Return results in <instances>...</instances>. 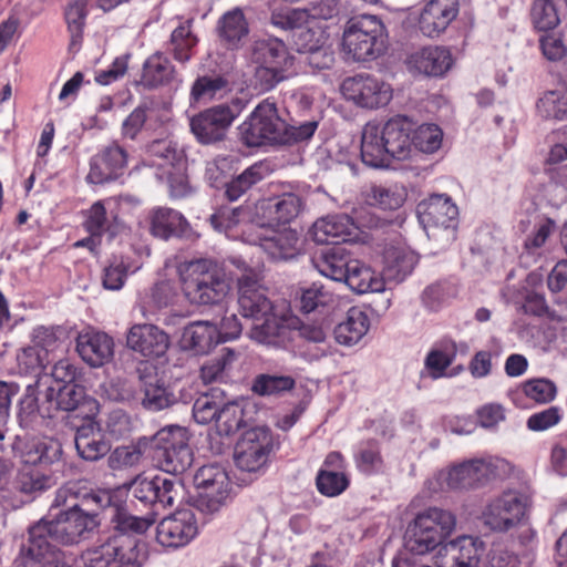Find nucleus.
I'll list each match as a JSON object with an SVG mask.
<instances>
[{
  "label": "nucleus",
  "instance_id": "obj_1",
  "mask_svg": "<svg viewBox=\"0 0 567 567\" xmlns=\"http://www.w3.org/2000/svg\"><path fill=\"white\" fill-rule=\"evenodd\" d=\"M99 524L95 514L84 512L78 504H72L69 511L52 519L42 518L29 528L28 542L21 545L13 567H71L65 555L52 543L78 544L87 538Z\"/></svg>",
  "mask_w": 567,
  "mask_h": 567
},
{
  "label": "nucleus",
  "instance_id": "obj_2",
  "mask_svg": "<svg viewBox=\"0 0 567 567\" xmlns=\"http://www.w3.org/2000/svg\"><path fill=\"white\" fill-rule=\"evenodd\" d=\"M414 121L395 115L383 124L368 122L361 134L362 162L373 168L389 167L392 159L404 161L413 153Z\"/></svg>",
  "mask_w": 567,
  "mask_h": 567
},
{
  "label": "nucleus",
  "instance_id": "obj_3",
  "mask_svg": "<svg viewBox=\"0 0 567 567\" xmlns=\"http://www.w3.org/2000/svg\"><path fill=\"white\" fill-rule=\"evenodd\" d=\"M185 297L194 305L219 303L229 292L223 269L212 259H196L179 265Z\"/></svg>",
  "mask_w": 567,
  "mask_h": 567
},
{
  "label": "nucleus",
  "instance_id": "obj_4",
  "mask_svg": "<svg viewBox=\"0 0 567 567\" xmlns=\"http://www.w3.org/2000/svg\"><path fill=\"white\" fill-rule=\"evenodd\" d=\"M456 527L455 515L440 507H430L420 512L405 530V548L413 555L432 554L444 545Z\"/></svg>",
  "mask_w": 567,
  "mask_h": 567
},
{
  "label": "nucleus",
  "instance_id": "obj_5",
  "mask_svg": "<svg viewBox=\"0 0 567 567\" xmlns=\"http://www.w3.org/2000/svg\"><path fill=\"white\" fill-rule=\"evenodd\" d=\"M386 39V28L380 17L360 14L352 17L346 23L342 50L354 61H372L385 51Z\"/></svg>",
  "mask_w": 567,
  "mask_h": 567
},
{
  "label": "nucleus",
  "instance_id": "obj_6",
  "mask_svg": "<svg viewBox=\"0 0 567 567\" xmlns=\"http://www.w3.org/2000/svg\"><path fill=\"white\" fill-rule=\"evenodd\" d=\"M508 471V463L499 457L487 456L473 458L442 471L434 480L427 482L433 492L444 489L473 488L485 482L502 476Z\"/></svg>",
  "mask_w": 567,
  "mask_h": 567
},
{
  "label": "nucleus",
  "instance_id": "obj_7",
  "mask_svg": "<svg viewBox=\"0 0 567 567\" xmlns=\"http://www.w3.org/2000/svg\"><path fill=\"white\" fill-rule=\"evenodd\" d=\"M83 503L103 509L118 536L136 535L145 533L156 520L154 511H148L143 516L128 512L124 506L120 493L110 489H99L83 496Z\"/></svg>",
  "mask_w": 567,
  "mask_h": 567
},
{
  "label": "nucleus",
  "instance_id": "obj_8",
  "mask_svg": "<svg viewBox=\"0 0 567 567\" xmlns=\"http://www.w3.org/2000/svg\"><path fill=\"white\" fill-rule=\"evenodd\" d=\"M80 560L83 567L142 566L136 540L118 535L100 538L81 554Z\"/></svg>",
  "mask_w": 567,
  "mask_h": 567
},
{
  "label": "nucleus",
  "instance_id": "obj_9",
  "mask_svg": "<svg viewBox=\"0 0 567 567\" xmlns=\"http://www.w3.org/2000/svg\"><path fill=\"white\" fill-rule=\"evenodd\" d=\"M153 458L157 466L169 474H182L193 463L187 431L178 425L159 430L153 436Z\"/></svg>",
  "mask_w": 567,
  "mask_h": 567
},
{
  "label": "nucleus",
  "instance_id": "obj_10",
  "mask_svg": "<svg viewBox=\"0 0 567 567\" xmlns=\"http://www.w3.org/2000/svg\"><path fill=\"white\" fill-rule=\"evenodd\" d=\"M246 106L245 100L235 97L228 103L209 107L190 120L192 133L202 144L219 142Z\"/></svg>",
  "mask_w": 567,
  "mask_h": 567
},
{
  "label": "nucleus",
  "instance_id": "obj_11",
  "mask_svg": "<svg viewBox=\"0 0 567 567\" xmlns=\"http://www.w3.org/2000/svg\"><path fill=\"white\" fill-rule=\"evenodd\" d=\"M285 121L278 115L274 103H259L249 117L241 123L239 132L243 142L249 147L266 144H281Z\"/></svg>",
  "mask_w": 567,
  "mask_h": 567
},
{
  "label": "nucleus",
  "instance_id": "obj_12",
  "mask_svg": "<svg viewBox=\"0 0 567 567\" xmlns=\"http://www.w3.org/2000/svg\"><path fill=\"white\" fill-rule=\"evenodd\" d=\"M341 93L347 101L365 110L384 107L393 97L392 86L371 74L347 78L341 84Z\"/></svg>",
  "mask_w": 567,
  "mask_h": 567
},
{
  "label": "nucleus",
  "instance_id": "obj_13",
  "mask_svg": "<svg viewBox=\"0 0 567 567\" xmlns=\"http://www.w3.org/2000/svg\"><path fill=\"white\" fill-rule=\"evenodd\" d=\"M130 488L133 497L155 514L158 508H166L178 502L183 491L179 480L162 475L153 478L136 477Z\"/></svg>",
  "mask_w": 567,
  "mask_h": 567
},
{
  "label": "nucleus",
  "instance_id": "obj_14",
  "mask_svg": "<svg viewBox=\"0 0 567 567\" xmlns=\"http://www.w3.org/2000/svg\"><path fill=\"white\" fill-rule=\"evenodd\" d=\"M194 484L200 491L197 504L202 512L214 514L229 498V477L225 468L218 464L202 466L194 475Z\"/></svg>",
  "mask_w": 567,
  "mask_h": 567
},
{
  "label": "nucleus",
  "instance_id": "obj_15",
  "mask_svg": "<svg viewBox=\"0 0 567 567\" xmlns=\"http://www.w3.org/2000/svg\"><path fill=\"white\" fill-rule=\"evenodd\" d=\"M12 453L25 466H50L60 462L62 444L52 437L16 435Z\"/></svg>",
  "mask_w": 567,
  "mask_h": 567
},
{
  "label": "nucleus",
  "instance_id": "obj_16",
  "mask_svg": "<svg viewBox=\"0 0 567 567\" xmlns=\"http://www.w3.org/2000/svg\"><path fill=\"white\" fill-rule=\"evenodd\" d=\"M528 498L518 492H506L493 499L483 512V520L491 529L506 532L525 516Z\"/></svg>",
  "mask_w": 567,
  "mask_h": 567
},
{
  "label": "nucleus",
  "instance_id": "obj_17",
  "mask_svg": "<svg viewBox=\"0 0 567 567\" xmlns=\"http://www.w3.org/2000/svg\"><path fill=\"white\" fill-rule=\"evenodd\" d=\"M272 446L270 431L266 427H254L245 432L235 449V463L246 472L260 470L268 460Z\"/></svg>",
  "mask_w": 567,
  "mask_h": 567
},
{
  "label": "nucleus",
  "instance_id": "obj_18",
  "mask_svg": "<svg viewBox=\"0 0 567 567\" xmlns=\"http://www.w3.org/2000/svg\"><path fill=\"white\" fill-rule=\"evenodd\" d=\"M249 241L259 246L274 260H289L301 251L300 237L290 227L258 226L256 235Z\"/></svg>",
  "mask_w": 567,
  "mask_h": 567
},
{
  "label": "nucleus",
  "instance_id": "obj_19",
  "mask_svg": "<svg viewBox=\"0 0 567 567\" xmlns=\"http://www.w3.org/2000/svg\"><path fill=\"white\" fill-rule=\"evenodd\" d=\"M485 551L478 537L458 536L445 542L435 551L434 565L447 567H477Z\"/></svg>",
  "mask_w": 567,
  "mask_h": 567
},
{
  "label": "nucleus",
  "instance_id": "obj_20",
  "mask_svg": "<svg viewBox=\"0 0 567 567\" xmlns=\"http://www.w3.org/2000/svg\"><path fill=\"white\" fill-rule=\"evenodd\" d=\"M302 200L293 193L261 198L256 204L257 226L279 227L292 221L300 213Z\"/></svg>",
  "mask_w": 567,
  "mask_h": 567
},
{
  "label": "nucleus",
  "instance_id": "obj_21",
  "mask_svg": "<svg viewBox=\"0 0 567 567\" xmlns=\"http://www.w3.org/2000/svg\"><path fill=\"white\" fill-rule=\"evenodd\" d=\"M198 533L194 511L182 508L163 518L156 528V539L165 547L187 545Z\"/></svg>",
  "mask_w": 567,
  "mask_h": 567
},
{
  "label": "nucleus",
  "instance_id": "obj_22",
  "mask_svg": "<svg viewBox=\"0 0 567 567\" xmlns=\"http://www.w3.org/2000/svg\"><path fill=\"white\" fill-rule=\"evenodd\" d=\"M238 307L244 318L254 320H260L274 311V306L256 272L249 271L238 278Z\"/></svg>",
  "mask_w": 567,
  "mask_h": 567
},
{
  "label": "nucleus",
  "instance_id": "obj_23",
  "mask_svg": "<svg viewBox=\"0 0 567 567\" xmlns=\"http://www.w3.org/2000/svg\"><path fill=\"white\" fill-rule=\"evenodd\" d=\"M127 347L147 359L163 357L171 344L168 334L152 323L133 324L126 336Z\"/></svg>",
  "mask_w": 567,
  "mask_h": 567
},
{
  "label": "nucleus",
  "instance_id": "obj_24",
  "mask_svg": "<svg viewBox=\"0 0 567 567\" xmlns=\"http://www.w3.org/2000/svg\"><path fill=\"white\" fill-rule=\"evenodd\" d=\"M126 165V151L112 143L91 158L86 181L96 185L112 182L123 174Z\"/></svg>",
  "mask_w": 567,
  "mask_h": 567
},
{
  "label": "nucleus",
  "instance_id": "obj_25",
  "mask_svg": "<svg viewBox=\"0 0 567 567\" xmlns=\"http://www.w3.org/2000/svg\"><path fill=\"white\" fill-rule=\"evenodd\" d=\"M49 379H37L25 386L24 393L18 403V422L23 429H32L38 419H51L53 414H47L44 408L49 406L47 381Z\"/></svg>",
  "mask_w": 567,
  "mask_h": 567
},
{
  "label": "nucleus",
  "instance_id": "obj_26",
  "mask_svg": "<svg viewBox=\"0 0 567 567\" xmlns=\"http://www.w3.org/2000/svg\"><path fill=\"white\" fill-rule=\"evenodd\" d=\"M48 401L49 406L44 408L47 414H55L58 411H75L83 405L89 406L90 413H93L97 409L95 400L87 398L85 390L82 385L76 383L66 384H48Z\"/></svg>",
  "mask_w": 567,
  "mask_h": 567
},
{
  "label": "nucleus",
  "instance_id": "obj_27",
  "mask_svg": "<svg viewBox=\"0 0 567 567\" xmlns=\"http://www.w3.org/2000/svg\"><path fill=\"white\" fill-rule=\"evenodd\" d=\"M458 14L457 0H430L419 17V30L427 38L441 35Z\"/></svg>",
  "mask_w": 567,
  "mask_h": 567
},
{
  "label": "nucleus",
  "instance_id": "obj_28",
  "mask_svg": "<svg viewBox=\"0 0 567 567\" xmlns=\"http://www.w3.org/2000/svg\"><path fill=\"white\" fill-rule=\"evenodd\" d=\"M355 226L346 214L328 215L318 219L311 229L312 238L317 244L339 246L352 239Z\"/></svg>",
  "mask_w": 567,
  "mask_h": 567
},
{
  "label": "nucleus",
  "instance_id": "obj_29",
  "mask_svg": "<svg viewBox=\"0 0 567 567\" xmlns=\"http://www.w3.org/2000/svg\"><path fill=\"white\" fill-rule=\"evenodd\" d=\"M417 213L423 223L430 226L454 228L458 208L445 194H434L417 205Z\"/></svg>",
  "mask_w": 567,
  "mask_h": 567
},
{
  "label": "nucleus",
  "instance_id": "obj_30",
  "mask_svg": "<svg viewBox=\"0 0 567 567\" xmlns=\"http://www.w3.org/2000/svg\"><path fill=\"white\" fill-rule=\"evenodd\" d=\"M113 339L105 332L85 330L76 338V350L91 367H101L113 357Z\"/></svg>",
  "mask_w": 567,
  "mask_h": 567
},
{
  "label": "nucleus",
  "instance_id": "obj_31",
  "mask_svg": "<svg viewBox=\"0 0 567 567\" xmlns=\"http://www.w3.org/2000/svg\"><path fill=\"white\" fill-rule=\"evenodd\" d=\"M260 324H255L249 331V338L259 344L286 349L291 339V330L286 323L284 316L271 311L270 315L261 318Z\"/></svg>",
  "mask_w": 567,
  "mask_h": 567
},
{
  "label": "nucleus",
  "instance_id": "obj_32",
  "mask_svg": "<svg viewBox=\"0 0 567 567\" xmlns=\"http://www.w3.org/2000/svg\"><path fill=\"white\" fill-rule=\"evenodd\" d=\"M248 58L254 66H293L295 58L278 38L259 39L251 43Z\"/></svg>",
  "mask_w": 567,
  "mask_h": 567
},
{
  "label": "nucleus",
  "instance_id": "obj_33",
  "mask_svg": "<svg viewBox=\"0 0 567 567\" xmlns=\"http://www.w3.org/2000/svg\"><path fill=\"white\" fill-rule=\"evenodd\" d=\"M412 69L426 76H443L453 65L449 49L430 45L415 52L410 58Z\"/></svg>",
  "mask_w": 567,
  "mask_h": 567
},
{
  "label": "nucleus",
  "instance_id": "obj_34",
  "mask_svg": "<svg viewBox=\"0 0 567 567\" xmlns=\"http://www.w3.org/2000/svg\"><path fill=\"white\" fill-rule=\"evenodd\" d=\"M353 261L350 252L343 246H333L321 251L313 259V265L320 275L339 282H344L350 264Z\"/></svg>",
  "mask_w": 567,
  "mask_h": 567
},
{
  "label": "nucleus",
  "instance_id": "obj_35",
  "mask_svg": "<svg viewBox=\"0 0 567 567\" xmlns=\"http://www.w3.org/2000/svg\"><path fill=\"white\" fill-rule=\"evenodd\" d=\"M383 272L388 280L403 281L417 264L416 254L405 246H390L383 252Z\"/></svg>",
  "mask_w": 567,
  "mask_h": 567
},
{
  "label": "nucleus",
  "instance_id": "obj_36",
  "mask_svg": "<svg viewBox=\"0 0 567 567\" xmlns=\"http://www.w3.org/2000/svg\"><path fill=\"white\" fill-rule=\"evenodd\" d=\"M255 413V406L246 401L224 403L215 420L219 435L229 436L246 426Z\"/></svg>",
  "mask_w": 567,
  "mask_h": 567
},
{
  "label": "nucleus",
  "instance_id": "obj_37",
  "mask_svg": "<svg viewBox=\"0 0 567 567\" xmlns=\"http://www.w3.org/2000/svg\"><path fill=\"white\" fill-rule=\"evenodd\" d=\"M188 227L185 217L177 210L158 207L150 214L151 234L161 239L183 236Z\"/></svg>",
  "mask_w": 567,
  "mask_h": 567
},
{
  "label": "nucleus",
  "instance_id": "obj_38",
  "mask_svg": "<svg viewBox=\"0 0 567 567\" xmlns=\"http://www.w3.org/2000/svg\"><path fill=\"white\" fill-rule=\"evenodd\" d=\"M344 284L357 293L381 292L385 288L384 278L358 259L350 264Z\"/></svg>",
  "mask_w": 567,
  "mask_h": 567
},
{
  "label": "nucleus",
  "instance_id": "obj_39",
  "mask_svg": "<svg viewBox=\"0 0 567 567\" xmlns=\"http://www.w3.org/2000/svg\"><path fill=\"white\" fill-rule=\"evenodd\" d=\"M370 320L365 311L359 307H352L347 311V316L334 328V338L338 343L343 346L357 344L369 331Z\"/></svg>",
  "mask_w": 567,
  "mask_h": 567
},
{
  "label": "nucleus",
  "instance_id": "obj_40",
  "mask_svg": "<svg viewBox=\"0 0 567 567\" xmlns=\"http://www.w3.org/2000/svg\"><path fill=\"white\" fill-rule=\"evenodd\" d=\"M75 449L85 461H97L110 451V444L103 439L95 423L89 421L80 426L75 434Z\"/></svg>",
  "mask_w": 567,
  "mask_h": 567
},
{
  "label": "nucleus",
  "instance_id": "obj_41",
  "mask_svg": "<svg viewBox=\"0 0 567 567\" xmlns=\"http://www.w3.org/2000/svg\"><path fill=\"white\" fill-rule=\"evenodd\" d=\"M296 333L302 340V344L298 346V352L306 360L317 361L330 353L327 334L321 326L302 323Z\"/></svg>",
  "mask_w": 567,
  "mask_h": 567
},
{
  "label": "nucleus",
  "instance_id": "obj_42",
  "mask_svg": "<svg viewBox=\"0 0 567 567\" xmlns=\"http://www.w3.org/2000/svg\"><path fill=\"white\" fill-rule=\"evenodd\" d=\"M176 79V70L162 52H155L143 64L141 83L150 89L169 84Z\"/></svg>",
  "mask_w": 567,
  "mask_h": 567
},
{
  "label": "nucleus",
  "instance_id": "obj_43",
  "mask_svg": "<svg viewBox=\"0 0 567 567\" xmlns=\"http://www.w3.org/2000/svg\"><path fill=\"white\" fill-rule=\"evenodd\" d=\"M218 35L228 48L237 49L248 35L249 27L240 8L225 12L217 24Z\"/></svg>",
  "mask_w": 567,
  "mask_h": 567
},
{
  "label": "nucleus",
  "instance_id": "obj_44",
  "mask_svg": "<svg viewBox=\"0 0 567 567\" xmlns=\"http://www.w3.org/2000/svg\"><path fill=\"white\" fill-rule=\"evenodd\" d=\"M142 404L152 412L169 408L176 402L174 393L165 386L164 382L156 375H142Z\"/></svg>",
  "mask_w": 567,
  "mask_h": 567
},
{
  "label": "nucleus",
  "instance_id": "obj_45",
  "mask_svg": "<svg viewBox=\"0 0 567 567\" xmlns=\"http://www.w3.org/2000/svg\"><path fill=\"white\" fill-rule=\"evenodd\" d=\"M183 342L196 353H206L219 342L217 324L196 321L184 329Z\"/></svg>",
  "mask_w": 567,
  "mask_h": 567
},
{
  "label": "nucleus",
  "instance_id": "obj_46",
  "mask_svg": "<svg viewBox=\"0 0 567 567\" xmlns=\"http://www.w3.org/2000/svg\"><path fill=\"white\" fill-rule=\"evenodd\" d=\"M194 18H189L172 31L169 37V53L178 63L185 64L190 61L193 50L198 43V38L194 34L193 27Z\"/></svg>",
  "mask_w": 567,
  "mask_h": 567
},
{
  "label": "nucleus",
  "instance_id": "obj_47",
  "mask_svg": "<svg viewBox=\"0 0 567 567\" xmlns=\"http://www.w3.org/2000/svg\"><path fill=\"white\" fill-rule=\"evenodd\" d=\"M148 165L157 167L164 172L182 167L185 165L184 152L177 145L168 140H158L150 144Z\"/></svg>",
  "mask_w": 567,
  "mask_h": 567
},
{
  "label": "nucleus",
  "instance_id": "obj_48",
  "mask_svg": "<svg viewBox=\"0 0 567 567\" xmlns=\"http://www.w3.org/2000/svg\"><path fill=\"white\" fill-rule=\"evenodd\" d=\"M457 347L452 340L441 343L439 349L431 350L425 360L422 377L437 380L446 375V369L453 363L456 357Z\"/></svg>",
  "mask_w": 567,
  "mask_h": 567
},
{
  "label": "nucleus",
  "instance_id": "obj_49",
  "mask_svg": "<svg viewBox=\"0 0 567 567\" xmlns=\"http://www.w3.org/2000/svg\"><path fill=\"white\" fill-rule=\"evenodd\" d=\"M535 109L537 115L544 120L567 121V91L556 89L543 92Z\"/></svg>",
  "mask_w": 567,
  "mask_h": 567
},
{
  "label": "nucleus",
  "instance_id": "obj_50",
  "mask_svg": "<svg viewBox=\"0 0 567 567\" xmlns=\"http://www.w3.org/2000/svg\"><path fill=\"white\" fill-rule=\"evenodd\" d=\"M293 74V66H255L250 78V85L258 93H267L290 79Z\"/></svg>",
  "mask_w": 567,
  "mask_h": 567
},
{
  "label": "nucleus",
  "instance_id": "obj_51",
  "mask_svg": "<svg viewBox=\"0 0 567 567\" xmlns=\"http://www.w3.org/2000/svg\"><path fill=\"white\" fill-rule=\"evenodd\" d=\"M231 90L229 80L221 74L198 76L192 85L190 97L195 102H209Z\"/></svg>",
  "mask_w": 567,
  "mask_h": 567
},
{
  "label": "nucleus",
  "instance_id": "obj_52",
  "mask_svg": "<svg viewBox=\"0 0 567 567\" xmlns=\"http://www.w3.org/2000/svg\"><path fill=\"white\" fill-rule=\"evenodd\" d=\"M87 14V0H72L64 10V19L70 33V48L72 50L78 49L82 43Z\"/></svg>",
  "mask_w": 567,
  "mask_h": 567
},
{
  "label": "nucleus",
  "instance_id": "obj_53",
  "mask_svg": "<svg viewBox=\"0 0 567 567\" xmlns=\"http://www.w3.org/2000/svg\"><path fill=\"white\" fill-rule=\"evenodd\" d=\"M299 302L300 310L303 313H310L333 307L336 303V297L321 284L313 282L310 286L300 289Z\"/></svg>",
  "mask_w": 567,
  "mask_h": 567
},
{
  "label": "nucleus",
  "instance_id": "obj_54",
  "mask_svg": "<svg viewBox=\"0 0 567 567\" xmlns=\"http://www.w3.org/2000/svg\"><path fill=\"white\" fill-rule=\"evenodd\" d=\"M174 297V288L169 281L156 282L138 303L142 316L146 319L166 307Z\"/></svg>",
  "mask_w": 567,
  "mask_h": 567
},
{
  "label": "nucleus",
  "instance_id": "obj_55",
  "mask_svg": "<svg viewBox=\"0 0 567 567\" xmlns=\"http://www.w3.org/2000/svg\"><path fill=\"white\" fill-rule=\"evenodd\" d=\"M367 200L381 209L394 210L403 205L405 192L399 186L373 185L368 192Z\"/></svg>",
  "mask_w": 567,
  "mask_h": 567
},
{
  "label": "nucleus",
  "instance_id": "obj_56",
  "mask_svg": "<svg viewBox=\"0 0 567 567\" xmlns=\"http://www.w3.org/2000/svg\"><path fill=\"white\" fill-rule=\"evenodd\" d=\"M296 381L290 375L262 373L254 379L251 390L262 396L281 395L292 390Z\"/></svg>",
  "mask_w": 567,
  "mask_h": 567
},
{
  "label": "nucleus",
  "instance_id": "obj_57",
  "mask_svg": "<svg viewBox=\"0 0 567 567\" xmlns=\"http://www.w3.org/2000/svg\"><path fill=\"white\" fill-rule=\"evenodd\" d=\"M138 269V265H132L125 257H113L103 270V287L107 290H120L124 286L127 275L134 274Z\"/></svg>",
  "mask_w": 567,
  "mask_h": 567
},
{
  "label": "nucleus",
  "instance_id": "obj_58",
  "mask_svg": "<svg viewBox=\"0 0 567 567\" xmlns=\"http://www.w3.org/2000/svg\"><path fill=\"white\" fill-rule=\"evenodd\" d=\"M236 358L237 354L234 350L223 348L218 355L209 359L202 365L200 379L206 384L221 381Z\"/></svg>",
  "mask_w": 567,
  "mask_h": 567
},
{
  "label": "nucleus",
  "instance_id": "obj_59",
  "mask_svg": "<svg viewBox=\"0 0 567 567\" xmlns=\"http://www.w3.org/2000/svg\"><path fill=\"white\" fill-rule=\"evenodd\" d=\"M413 151L419 150L423 153L432 154L436 152L443 141V131L435 123H423L417 125L414 123L413 131Z\"/></svg>",
  "mask_w": 567,
  "mask_h": 567
},
{
  "label": "nucleus",
  "instance_id": "obj_60",
  "mask_svg": "<svg viewBox=\"0 0 567 567\" xmlns=\"http://www.w3.org/2000/svg\"><path fill=\"white\" fill-rule=\"evenodd\" d=\"M555 221L550 218H544L539 220L533 231L527 235L524 240L523 256L527 255L533 259L542 256V249L545 247L547 240L555 231Z\"/></svg>",
  "mask_w": 567,
  "mask_h": 567
},
{
  "label": "nucleus",
  "instance_id": "obj_61",
  "mask_svg": "<svg viewBox=\"0 0 567 567\" xmlns=\"http://www.w3.org/2000/svg\"><path fill=\"white\" fill-rule=\"evenodd\" d=\"M532 20L538 30L547 31L559 23V16L553 0H534Z\"/></svg>",
  "mask_w": 567,
  "mask_h": 567
},
{
  "label": "nucleus",
  "instance_id": "obj_62",
  "mask_svg": "<svg viewBox=\"0 0 567 567\" xmlns=\"http://www.w3.org/2000/svg\"><path fill=\"white\" fill-rule=\"evenodd\" d=\"M221 405V399L215 393H204L194 402L193 416L197 423L207 424L216 420Z\"/></svg>",
  "mask_w": 567,
  "mask_h": 567
},
{
  "label": "nucleus",
  "instance_id": "obj_63",
  "mask_svg": "<svg viewBox=\"0 0 567 567\" xmlns=\"http://www.w3.org/2000/svg\"><path fill=\"white\" fill-rule=\"evenodd\" d=\"M316 483L318 491L329 497L340 495L349 485L344 474L329 470H320Z\"/></svg>",
  "mask_w": 567,
  "mask_h": 567
},
{
  "label": "nucleus",
  "instance_id": "obj_64",
  "mask_svg": "<svg viewBox=\"0 0 567 567\" xmlns=\"http://www.w3.org/2000/svg\"><path fill=\"white\" fill-rule=\"evenodd\" d=\"M17 485L22 493L31 494L50 488L52 478L38 471L22 468L17 476Z\"/></svg>",
  "mask_w": 567,
  "mask_h": 567
}]
</instances>
